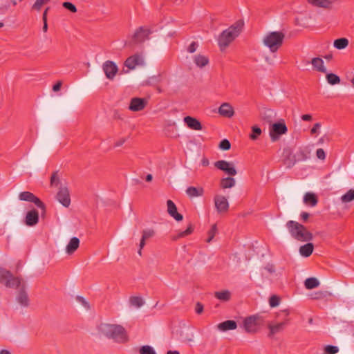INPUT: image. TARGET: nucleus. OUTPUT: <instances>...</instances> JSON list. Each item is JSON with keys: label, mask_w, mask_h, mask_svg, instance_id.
Listing matches in <instances>:
<instances>
[{"label": "nucleus", "mask_w": 354, "mask_h": 354, "mask_svg": "<svg viewBox=\"0 0 354 354\" xmlns=\"http://www.w3.org/2000/svg\"><path fill=\"white\" fill-rule=\"evenodd\" d=\"M284 39L285 34L281 31H270L263 35L262 38L263 45L273 54V57H265V62L268 65L272 66L274 64V58L276 57L275 54L283 46Z\"/></svg>", "instance_id": "f257e3e1"}, {"label": "nucleus", "mask_w": 354, "mask_h": 354, "mask_svg": "<svg viewBox=\"0 0 354 354\" xmlns=\"http://www.w3.org/2000/svg\"><path fill=\"white\" fill-rule=\"evenodd\" d=\"M243 26V21L238 20L220 34L218 38V44L221 51L225 50L241 34Z\"/></svg>", "instance_id": "f03ea898"}, {"label": "nucleus", "mask_w": 354, "mask_h": 354, "mask_svg": "<svg viewBox=\"0 0 354 354\" xmlns=\"http://www.w3.org/2000/svg\"><path fill=\"white\" fill-rule=\"evenodd\" d=\"M98 331L101 335L118 343H124L128 341L126 330L120 325L102 323L98 326Z\"/></svg>", "instance_id": "7ed1b4c3"}, {"label": "nucleus", "mask_w": 354, "mask_h": 354, "mask_svg": "<svg viewBox=\"0 0 354 354\" xmlns=\"http://www.w3.org/2000/svg\"><path fill=\"white\" fill-rule=\"evenodd\" d=\"M286 226L290 236L298 241L308 242L313 239V234L304 225L297 221H288Z\"/></svg>", "instance_id": "20e7f679"}, {"label": "nucleus", "mask_w": 354, "mask_h": 354, "mask_svg": "<svg viewBox=\"0 0 354 354\" xmlns=\"http://www.w3.org/2000/svg\"><path fill=\"white\" fill-rule=\"evenodd\" d=\"M263 324L264 319L259 315L249 316L245 318L243 322L245 331L250 334H255L258 333Z\"/></svg>", "instance_id": "39448f33"}, {"label": "nucleus", "mask_w": 354, "mask_h": 354, "mask_svg": "<svg viewBox=\"0 0 354 354\" xmlns=\"http://www.w3.org/2000/svg\"><path fill=\"white\" fill-rule=\"evenodd\" d=\"M287 132L288 128L283 119L273 123L269 128V135L273 142L278 140L281 135L286 134Z\"/></svg>", "instance_id": "423d86ee"}, {"label": "nucleus", "mask_w": 354, "mask_h": 354, "mask_svg": "<svg viewBox=\"0 0 354 354\" xmlns=\"http://www.w3.org/2000/svg\"><path fill=\"white\" fill-rule=\"evenodd\" d=\"M307 3L315 8L331 10L340 6L342 0H306Z\"/></svg>", "instance_id": "0eeeda50"}, {"label": "nucleus", "mask_w": 354, "mask_h": 354, "mask_svg": "<svg viewBox=\"0 0 354 354\" xmlns=\"http://www.w3.org/2000/svg\"><path fill=\"white\" fill-rule=\"evenodd\" d=\"M214 202L216 209L218 214H223L227 212L230 205L225 196L217 194L214 196Z\"/></svg>", "instance_id": "6e6552de"}, {"label": "nucleus", "mask_w": 354, "mask_h": 354, "mask_svg": "<svg viewBox=\"0 0 354 354\" xmlns=\"http://www.w3.org/2000/svg\"><path fill=\"white\" fill-rule=\"evenodd\" d=\"M214 166L230 176H234L237 174V171L232 162L226 160H218L214 162Z\"/></svg>", "instance_id": "1a4fd4ad"}, {"label": "nucleus", "mask_w": 354, "mask_h": 354, "mask_svg": "<svg viewBox=\"0 0 354 354\" xmlns=\"http://www.w3.org/2000/svg\"><path fill=\"white\" fill-rule=\"evenodd\" d=\"M57 200L65 207H69L71 198L67 186H60L56 195Z\"/></svg>", "instance_id": "9d476101"}, {"label": "nucleus", "mask_w": 354, "mask_h": 354, "mask_svg": "<svg viewBox=\"0 0 354 354\" xmlns=\"http://www.w3.org/2000/svg\"><path fill=\"white\" fill-rule=\"evenodd\" d=\"M102 70L106 78L112 80L115 77L118 71V68L115 62L113 61L107 60L103 63Z\"/></svg>", "instance_id": "9b49d317"}, {"label": "nucleus", "mask_w": 354, "mask_h": 354, "mask_svg": "<svg viewBox=\"0 0 354 354\" xmlns=\"http://www.w3.org/2000/svg\"><path fill=\"white\" fill-rule=\"evenodd\" d=\"M147 104V100L144 98L133 97L131 100L129 109L137 112L143 110Z\"/></svg>", "instance_id": "f8f14e48"}, {"label": "nucleus", "mask_w": 354, "mask_h": 354, "mask_svg": "<svg viewBox=\"0 0 354 354\" xmlns=\"http://www.w3.org/2000/svg\"><path fill=\"white\" fill-rule=\"evenodd\" d=\"M144 64L143 57L140 55H134L128 57L124 62V66L130 70L135 69L138 66Z\"/></svg>", "instance_id": "ddd939ff"}, {"label": "nucleus", "mask_w": 354, "mask_h": 354, "mask_svg": "<svg viewBox=\"0 0 354 354\" xmlns=\"http://www.w3.org/2000/svg\"><path fill=\"white\" fill-rule=\"evenodd\" d=\"M218 113L223 117L231 118L234 115L235 111L233 106L230 103L224 102L218 107Z\"/></svg>", "instance_id": "4468645a"}, {"label": "nucleus", "mask_w": 354, "mask_h": 354, "mask_svg": "<svg viewBox=\"0 0 354 354\" xmlns=\"http://www.w3.org/2000/svg\"><path fill=\"white\" fill-rule=\"evenodd\" d=\"M155 230L153 229L148 228L142 230V237L139 243V249L138 250V254L141 256L142 255V250L145 245V241L147 239L152 238L155 235Z\"/></svg>", "instance_id": "2eb2a0df"}, {"label": "nucleus", "mask_w": 354, "mask_h": 354, "mask_svg": "<svg viewBox=\"0 0 354 354\" xmlns=\"http://www.w3.org/2000/svg\"><path fill=\"white\" fill-rule=\"evenodd\" d=\"M167 213L174 219L178 222L181 221L183 219V215L178 212L176 205L171 200H168L167 201Z\"/></svg>", "instance_id": "dca6fc26"}, {"label": "nucleus", "mask_w": 354, "mask_h": 354, "mask_svg": "<svg viewBox=\"0 0 354 354\" xmlns=\"http://www.w3.org/2000/svg\"><path fill=\"white\" fill-rule=\"evenodd\" d=\"M39 221V213L37 210L32 209L27 212L25 217V224L28 226H34Z\"/></svg>", "instance_id": "f3484780"}, {"label": "nucleus", "mask_w": 354, "mask_h": 354, "mask_svg": "<svg viewBox=\"0 0 354 354\" xmlns=\"http://www.w3.org/2000/svg\"><path fill=\"white\" fill-rule=\"evenodd\" d=\"M151 31L149 29L139 28L133 35V39L136 42H142L148 38Z\"/></svg>", "instance_id": "a211bd4d"}, {"label": "nucleus", "mask_w": 354, "mask_h": 354, "mask_svg": "<svg viewBox=\"0 0 354 354\" xmlns=\"http://www.w3.org/2000/svg\"><path fill=\"white\" fill-rule=\"evenodd\" d=\"M22 279L17 277H14L10 272V276L8 277L3 283L6 288L17 289L21 286Z\"/></svg>", "instance_id": "6ab92c4d"}, {"label": "nucleus", "mask_w": 354, "mask_h": 354, "mask_svg": "<svg viewBox=\"0 0 354 354\" xmlns=\"http://www.w3.org/2000/svg\"><path fill=\"white\" fill-rule=\"evenodd\" d=\"M235 185L236 180L231 176L222 178L219 182V187L222 189L232 188Z\"/></svg>", "instance_id": "aec40b11"}, {"label": "nucleus", "mask_w": 354, "mask_h": 354, "mask_svg": "<svg viewBox=\"0 0 354 354\" xmlns=\"http://www.w3.org/2000/svg\"><path fill=\"white\" fill-rule=\"evenodd\" d=\"M311 64L313 66V68L316 71L322 73H326L327 69L326 66H324V62L322 58L319 57H315L313 58L311 60Z\"/></svg>", "instance_id": "412c9836"}, {"label": "nucleus", "mask_w": 354, "mask_h": 354, "mask_svg": "<svg viewBox=\"0 0 354 354\" xmlns=\"http://www.w3.org/2000/svg\"><path fill=\"white\" fill-rule=\"evenodd\" d=\"M80 245V239L77 237H73L71 239L69 243L66 247V252L68 254H73Z\"/></svg>", "instance_id": "4be33fe9"}, {"label": "nucleus", "mask_w": 354, "mask_h": 354, "mask_svg": "<svg viewBox=\"0 0 354 354\" xmlns=\"http://www.w3.org/2000/svg\"><path fill=\"white\" fill-rule=\"evenodd\" d=\"M237 327L236 322L234 320H227L220 323L218 325V328L222 331H226L229 330H234Z\"/></svg>", "instance_id": "5701e85b"}, {"label": "nucleus", "mask_w": 354, "mask_h": 354, "mask_svg": "<svg viewBox=\"0 0 354 354\" xmlns=\"http://www.w3.org/2000/svg\"><path fill=\"white\" fill-rule=\"evenodd\" d=\"M314 250V245L312 243H307L306 244L301 245L299 248V253L302 257H310Z\"/></svg>", "instance_id": "b1692460"}, {"label": "nucleus", "mask_w": 354, "mask_h": 354, "mask_svg": "<svg viewBox=\"0 0 354 354\" xmlns=\"http://www.w3.org/2000/svg\"><path fill=\"white\" fill-rule=\"evenodd\" d=\"M286 324V322H280L276 324H268V328L270 330L269 336L271 337L274 334L282 331Z\"/></svg>", "instance_id": "393cba45"}, {"label": "nucleus", "mask_w": 354, "mask_h": 354, "mask_svg": "<svg viewBox=\"0 0 354 354\" xmlns=\"http://www.w3.org/2000/svg\"><path fill=\"white\" fill-rule=\"evenodd\" d=\"M17 301L22 306L26 307L29 304V299L27 293L24 289H21L17 297Z\"/></svg>", "instance_id": "a878e982"}, {"label": "nucleus", "mask_w": 354, "mask_h": 354, "mask_svg": "<svg viewBox=\"0 0 354 354\" xmlns=\"http://www.w3.org/2000/svg\"><path fill=\"white\" fill-rule=\"evenodd\" d=\"M184 122L191 129L199 130V121L192 117L187 116L184 118Z\"/></svg>", "instance_id": "bb28decb"}, {"label": "nucleus", "mask_w": 354, "mask_h": 354, "mask_svg": "<svg viewBox=\"0 0 354 354\" xmlns=\"http://www.w3.org/2000/svg\"><path fill=\"white\" fill-rule=\"evenodd\" d=\"M216 299L222 301H227L231 298V292L227 290L217 291L214 293Z\"/></svg>", "instance_id": "cd10ccee"}, {"label": "nucleus", "mask_w": 354, "mask_h": 354, "mask_svg": "<svg viewBox=\"0 0 354 354\" xmlns=\"http://www.w3.org/2000/svg\"><path fill=\"white\" fill-rule=\"evenodd\" d=\"M304 202L314 207L317 203V198L315 194L307 192L304 196Z\"/></svg>", "instance_id": "c85d7f7f"}, {"label": "nucleus", "mask_w": 354, "mask_h": 354, "mask_svg": "<svg viewBox=\"0 0 354 354\" xmlns=\"http://www.w3.org/2000/svg\"><path fill=\"white\" fill-rule=\"evenodd\" d=\"M186 64L190 68L199 67V56L194 55L186 57Z\"/></svg>", "instance_id": "c756f323"}, {"label": "nucleus", "mask_w": 354, "mask_h": 354, "mask_svg": "<svg viewBox=\"0 0 354 354\" xmlns=\"http://www.w3.org/2000/svg\"><path fill=\"white\" fill-rule=\"evenodd\" d=\"M348 40L346 38H339L334 41L333 46L338 50L345 49L348 46Z\"/></svg>", "instance_id": "7c9ffc66"}, {"label": "nucleus", "mask_w": 354, "mask_h": 354, "mask_svg": "<svg viewBox=\"0 0 354 354\" xmlns=\"http://www.w3.org/2000/svg\"><path fill=\"white\" fill-rule=\"evenodd\" d=\"M340 200L343 203H348L354 201V189L348 190L344 194H343Z\"/></svg>", "instance_id": "2f4dec72"}, {"label": "nucleus", "mask_w": 354, "mask_h": 354, "mask_svg": "<svg viewBox=\"0 0 354 354\" xmlns=\"http://www.w3.org/2000/svg\"><path fill=\"white\" fill-rule=\"evenodd\" d=\"M304 285L306 289L310 290L319 286V281L317 278L310 277L305 280Z\"/></svg>", "instance_id": "473e14b6"}, {"label": "nucleus", "mask_w": 354, "mask_h": 354, "mask_svg": "<svg viewBox=\"0 0 354 354\" xmlns=\"http://www.w3.org/2000/svg\"><path fill=\"white\" fill-rule=\"evenodd\" d=\"M262 131L257 126L252 127V133L250 134L249 137L252 140H256L259 138V137L261 135Z\"/></svg>", "instance_id": "72a5a7b5"}, {"label": "nucleus", "mask_w": 354, "mask_h": 354, "mask_svg": "<svg viewBox=\"0 0 354 354\" xmlns=\"http://www.w3.org/2000/svg\"><path fill=\"white\" fill-rule=\"evenodd\" d=\"M326 77L328 83L331 85L337 84L340 82L339 77L334 73H328Z\"/></svg>", "instance_id": "f704fd0d"}, {"label": "nucleus", "mask_w": 354, "mask_h": 354, "mask_svg": "<svg viewBox=\"0 0 354 354\" xmlns=\"http://www.w3.org/2000/svg\"><path fill=\"white\" fill-rule=\"evenodd\" d=\"M217 232L216 224H212L211 228L207 232V238L205 239L207 243H210L211 241L214 239L215 234Z\"/></svg>", "instance_id": "c9c22d12"}, {"label": "nucleus", "mask_w": 354, "mask_h": 354, "mask_svg": "<svg viewBox=\"0 0 354 354\" xmlns=\"http://www.w3.org/2000/svg\"><path fill=\"white\" fill-rule=\"evenodd\" d=\"M330 293L328 291H317L311 295L313 299H322L328 296H330Z\"/></svg>", "instance_id": "e433bc0d"}, {"label": "nucleus", "mask_w": 354, "mask_h": 354, "mask_svg": "<svg viewBox=\"0 0 354 354\" xmlns=\"http://www.w3.org/2000/svg\"><path fill=\"white\" fill-rule=\"evenodd\" d=\"M129 301L131 306L136 308H140L144 304L143 299L139 297H132L130 298Z\"/></svg>", "instance_id": "4c0bfd02"}, {"label": "nucleus", "mask_w": 354, "mask_h": 354, "mask_svg": "<svg viewBox=\"0 0 354 354\" xmlns=\"http://www.w3.org/2000/svg\"><path fill=\"white\" fill-rule=\"evenodd\" d=\"M34 194L30 192H22L19 194V198L21 201L31 202Z\"/></svg>", "instance_id": "58836bf2"}, {"label": "nucleus", "mask_w": 354, "mask_h": 354, "mask_svg": "<svg viewBox=\"0 0 354 354\" xmlns=\"http://www.w3.org/2000/svg\"><path fill=\"white\" fill-rule=\"evenodd\" d=\"M140 354H156L153 347L149 345H145L140 347L139 350Z\"/></svg>", "instance_id": "ea45409f"}, {"label": "nucleus", "mask_w": 354, "mask_h": 354, "mask_svg": "<svg viewBox=\"0 0 354 354\" xmlns=\"http://www.w3.org/2000/svg\"><path fill=\"white\" fill-rule=\"evenodd\" d=\"M193 232V227L190 225L185 231H182L178 234L177 236L173 237V240H177L178 239L186 236L190 234Z\"/></svg>", "instance_id": "a19ab883"}, {"label": "nucleus", "mask_w": 354, "mask_h": 354, "mask_svg": "<svg viewBox=\"0 0 354 354\" xmlns=\"http://www.w3.org/2000/svg\"><path fill=\"white\" fill-rule=\"evenodd\" d=\"M186 194L189 198L197 197L199 195V190L195 187H189L186 189Z\"/></svg>", "instance_id": "79ce46f5"}, {"label": "nucleus", "mask_w": 354, "mask_h": 354, "mask_svg": "<svg viewBox=\"0 0 354 354\" xmlns=\"http://www.w3.org/2000/svg\"><path fill=\"white\" fill-rule=\"evenodd\" d=\"M10 276V272L5 268H0V283H4L6 279Z\"/></svg>", "instance_id": "37998d69"}, {"label": "nucleus", "mask_w": 354, "mask_h": 354, "mask_svg": "<svg viewBox=\"0 0 354 354\" xmlns=\"http://www.w3.org/2000/svg\"><path fill=\"white\" fill-rule=\"evenodd\" d=\"M297 160L295 156L291 157V154L289 153L288 156L284 160V164L287 167H292L296 162Z\"/></svg>", "instance_id": "c03bdc74"}, {"label": "nucleus", "mask_w": 354, "mask_h": 354, "mask_svg": "<svg viewBox=\"0 0 354 354\" xmlns=\"http://www.w3.org/2000/svg\"><path fill=\"white\" fill-rule=\"evenodd\" d=\"M280 299L277 295H272L269 299V305L270 307L274 308L279 304Z\"/></svg>", "instance_id": "a18cd8bd"}, {"label": "nucleus", "mask_w": 354, "mask_h": 354, "mask_svg": "<svg viewBox=\"0 0 354 354\" xmlns=\"http://www.w3.org/2000/svg\"><path fill=\"white\" fill-rule=\"evenodd\" d=\"M324 351L327 354H335L338 353L339 348L336 346L327 345L325 346Z\"/></svg>", "instance_id": "49530a36"}, {"label": "nucleus", "mask_w": 354, "mask_h": 354, "mask_svg": "<svg viewBox=\"0 0 354 354\" xmlns=\"http://www.w3.org/2000/svg\"><path fill=\"white\" fill-rule=\"evenodd\" d=\"M60 183L59 178L57 174V171L54 172L50 178V185L57 186Z\"/></svg>", "instance_id": "de8ad7c7"}, {"label": "nucleus", "mask_w": 354, "mask_h": 354, "mask_svg": "<svg viewBox=\"0 0 354 354\" xmlns=\"http://www.w3.org/2000/svg\"><path fill=\"white\" fill-rule=\"evenodd\" d=\"M219 148L222 150H229L231 147V144L227 139H223L221 140V142L219 143Z\"/></svg>", "instance_id": "09e8293b"}, {"label": "nucleus", "mask_w": 354, "mask_h": 354, "mask_svg": "<svg viewBox=\"0 0 354 354\" xmlns=\"http://www.w3.org/2000/svg\"><path fill=\"white\" fill-rule=\"evenodd\" d=\"M63 6L66 9L70 10L72 12H77V8H76L74 4H73L72 3H71V2H64L63 3Z\"/></svg>", "instance_id": "8fccbe9b"}, {"label": "nucleus", "mask_w": 354, "mask_h": 354, "mask_svg": "<svg viewBox=\"0 0 354 354\" xmlns=\"http://www.w3.org/2000/svg\"><path fill=\"white\" fill-rule=\"evenodd\" d=\"M31 202L34 203L38 207L42 209L43 210L45 209L44 204L39 200V198H37L35 195L33 196V198H32V200L31 201Z\"/></svg>", "instance_id": "3c124183"}, {"label": "nucleus", "mask_w": 354, "mask_h": 354, "mask_svg": "<svg viewBox=\"0 0 354 354\" xmlns=\"http://www.w3.org/2000/svg\"><path fill=\"white\" fill-rule=\"evenodd\" d=\"M198 43L196 41H192L187 47V52L192 54L194 53L196 49L198 48Z\"/></svg>", "instance_id": "603ef678"}, {"label": "nucleus", "mask_w": 354, "mask_h": 354, "mask_svg": "<svg viewBox=\"0 0 354 354\" xmlns=\"http://www.w3.org/2000/svg\"><path fill=\"white\" fill-rule=\"evenodd\" d=\"M317 157L320 160H324L326 158L325 151L322 149H318L316 151Z\"/></svg>", "instance_id": "864d4df0"}, {"label": "nucleus", "mask_w": 354, "mask_h": 354, "mask_svg": "<svg viewBox=\"0 0 354 354\" xmlns=\"http://www.w3.org/2000/svg\"><path fill=\"white\" fill-rule=\"evenodd\" d=\"M320 128H321V124L319 122L315 123L313 125V128L310 129V133L312 135H314V134L318 133Z\"/></svg>", "instance_id": "5fc2aeb1"}, {"label": "nucleus", "mask_w": 354, "mask_h": 354, "mask_svg": "<svg viewBox=\"0 0 354 354\" xmlns=\"http://www.w3.org/2000/svg\"><path fill=\"white\" fill-rule=\"evenodd\" d=\"M298 160H305L308 158L307 155L305 153V152L302 150L299 151L297 154Z\"/></svg>", "instance_id": "6e6d98bb"}, {"label": "nucleus", "mask_w": 354, "mask_h": 354, "mask_svg": "<svg viewBox=\"0 0 354 354\" xmlns=\"http://www.w3.org/2000/svg\"><path fill=\"white\" fill-rule=\"evenodd\" d=\"M77 300L81 303L85 308H89L88 303L86 301V299L80 296L77 297Z\"/></svg>", "instance_id": "4d7b16f0"}, {"label": "nucleus", "mask_w": 354, "mask_h": 354, "mask_svg": "<svg viewBox=\"0 0 354 354\" xmlns=\"http://www.w3.org/2000/svg\"><path fill=\"white\" fill-rule=\"evenodd\" d=\"M265 270H266L269 273H274L275 272V268L273 264H268L265 267Z\"/></svg>", "instance_id": "13d9d810"}, {"label": "nucleus", "mask_w": 354, "mask_h": 354, "mask_svg": "<svg viewBox=\"0 0 354 354\" xmlns=\"http://www.w3.org/2000/svg\"><path fill=\"white\" fill-rule=\"evenodd\" d=\"M300 216H301V220L304 222H306L308 219L310 214L308 212H304L301 213Z\"/></svg>", "instance_id": "bf43d9fd"}, {"label": "nucleus", "mask_w": 354, "mask_h": 354, "mask_svg": "<svg viewBox=\"0 0 354 354\" xmlns=\"http://www.w3.org/2000/svg\"><path fill=\"white\" fill-rule=\"evenodd\" d=\"M61 86H62V82L59 81L53 86V91L55 92H57L60 90Z\"/></svg>", "instance_id": "052dcab7"}, {"label": "nucleus", "mask_w": 354, "mask_h": 354, "mask_svg": "<svg viewBox=\"0 0 354 354\" xmlns=\"http://www.w3.org/2000/svg\"><path fill=\"white\" fill-rule=\"evenodd\" d=\"M126 142V138H122L117 140L115 143V147H118L122 146Z\"/></svg>", "instance_id": "680f3d73"}, {"label": "nucleus", "mask_w": 354, "mask_h": 354, "mask_svg": "<svg viewBox=\"0 0 354 354\" xmlns=\"http://www.w3.org/2000/svg\"><path fill=\"white\" fill-rule=\"evenodd\" d=\"M209 62V60L205 57L201 56V67L206 66Z\"/></svg>", "instance_id": "e2e57ef3"}, {"label": "nucleus", "mask_w": 354, "mask_h": 354, "mask_svg": "<svg viewBox=\"0 0 354 354\" xmlns=\"http://www.w3.org/2000/svg\"><path fill=\"white\" fill-rule=\"evenodd\" d=\"M312 118H313L312 115L310 114H305V115H301V119L304 121H310V120H312Z\"/></svg>", "instance_id": "0e129e2a"}, {"label": "nucleus", "mask_w": 354, "mask_h": 354, "mask_svg": "<svg viewBox=\"0 0 354 354\" xmlns=\"http://www.w3.org/2000/svg\"><path fill=\"white\" fill-rule=\"evenodd\" d=\"M9 8H10V2L8 1H6V3L5 4H2L0 6V9L3 10H6Z\"/></svg>", "instance_id": "69168bd1"}, {"label": "nucleus", "mask_w": 354, "mask_h": 354, "mask_svg": "<svg viewBox=\"0 0 354 354\" xmlns=\"http://www.w3.org/2000/svg\"><path fill=\"white\" fill-rule=\"evenodd\" d=\"M49 7L46 8L42 15V21H47V14L49 10Z\"/></svg>", "instance_id": "338daca9"}, {"label": "nucleus", "mask_w": 354, "mask_h": 354, "mask_svg": "<svg viewBox=\"0 0 354 354\" xmlns=\"http://www.w3.org/2000/svg\"><path fill=\"white\" fill-rule=\"evenodd\" d=\"M0 354H12V353L7 349H2L0 351Z\"/></svg>", "instance_id": "774afa93"}]
</instances>
